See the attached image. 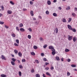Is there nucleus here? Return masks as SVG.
<instances>
[{
    "mask_svg": "<svg viewBox=\"0 0 77 77\" xmlns=\"http://www.w3.org/2000/svg\"><path fill=\"white\" fill-rule=\"evenodd\" d=\"M68 36V39L69 41H71L72 40V37H73L72 36H70L69 35Z\"/></svg>",
    "mask_w": 77,
    "mask_h": 77,
    "instance_id": "nucleus-1",
    "label": "nucleus"
},
{
    "mask_svg": "<svg viewBox=\"0 0 77 77\" xmlns=\"http://www.w3.org/2000/svg\"><path fill=\"white\" fill-rule=\"evenodd\" d=\"M67 27L68 29H69V30H72V27H71V26L69 25H67Z\"/></svg>",
    "mask_w": 77,
    "mask_h": 77,
    "instance_id": "nucleus-2",
    "label": "nucleus"
},
{
    "mask_svg": "<svg viewBox=\"0 0 77 77\" xmlns=\"http://www.w3.org/2000/svg\"><path fill=\"white\" fill-rule=\"evenodd\" d=\"M73 42H75V41H77V38H76V37H74L73 38Z\"/></svg>",
    "mask_w": 77,
    "mask_h": 77,
    "instance_id": "nucleus-3",
    "label": "nucleus"
},
{
    "mask_svg": "<svg viewBox=\"0 0 77 77\" xmlns=\"http://www.w3.org/2000/svg\"><path fill=\"white\" fill-rule=\"evenodd\" d=\"M54 50V51L52 52V55H54V54H56V50H55V49Z\"/></svg>",
    "mask_w": 77,
    "mask_h": 77,
    "instance_id": "nucleus-4",
    "label": "nucleus"
},
{
    "mask_svg": "<svg viewBox=\"0 0 77 77\" xmlns=\"http://www.w3.org/2000/svg\"><path fill=\"white\" fill-rule=\"evenodd\" d=\"M48 48L49 49H51V50L52 49H53L54 50V47L52 45L49 46Z\"/></svg>",
    "mask_w": 77,
    "mask_h": 77,
    "instance_id": "nucleus-5",
    "label": "nucleus"
},
{
    "mask_svg": "<svg viewBox=\"0 0 77 77\" xmlns=\"http://www.w3.org/2000/svg\"><path fill=\"white\" fill-rule=\"evenodd\" d=\"M1 57H2V60H5L6 58L5 57V56L2 55Z\"/></svg>",
    "mask_w": 77,
    "mask_h": 77,
    "instance_id": "nucleus-6",
    "label": "nucleus"
},
{
    "mask_svg": "<svg viewBox=\"0 0 77 77\" xmlns=\"http://www.w3.org/2000/svg\"><path fill=\"white\" fill-rule=\"evenodd\" d=\"M1 77H7V76L6 75L4 74H1Z\"/></svg>",
    "mask_w": 77,
    "mask_h": 77,
    "instance_id": "nucleus-7",
    "label": "nucleus"
},
{
    "mask_svg": "<svg viewBox=\"0 0 77 77\" xmlns=\"http://www.w3.org/2000/svg\"><path fill=\"white\" fill-rule=\"evenodd\" d=\"M20 30L21 32H24L25 31V29L23 28H21L20 29Z\"/></svg>",
    "mask_w": 77,
    "mask_h": 77,
    "instance_id": "nucleus-8",
    "label": "nucleus"
},
{
    "mask_svg": "<svg viewBox=\"0 0 77 77\" xmlns=\"http://www.w3.org/2000/svg\"><path fill=\"white\" fill-rule=\"evenodd\" d=\"M19 56H20V57H21L22 56V54L20 52H19L18 54Z\"/></svg>",
    "mask_w": 77,
    "mask_h": 77,
    "instance_id": "nucleus-9",
    "label": "nucleus"
},
{
    "mask_svg": "<svg viewBox=\"0 0 77 77\" xmlns=\"http://www.w3.org/2000/svg\"><path fill=\"white\" fill-rule=\"evenodd\" d=\"M47 75H49L50 77H51V74L49 73L48 72H47L46 73Z\"/></svg>",
    "mask_w": 77,
    "mask_h": 77,
    "instance_id": "nucleus-10",
    "label": "nucleus"
},
{
    "mask_svg": "<svg viewBox=\"0 0 77 77\" xmlns=\"http://www.w3.org/2000/svg\"><path fill=\"white\" fill-rule=\"evenodd\" d=\"M47 4L48 5H51V1L50 0H48L47 2Z\"/></svg>",
    "mask_w": 77,
    "mask_h": 77,
    "instance_id": "nucleus-11",
    "label": "nucleus"
},
{
    "mask_svg": "<svg viewBox=\"0 0 77 77\" xmlns=\"http://www.w3.org/2000/svg\"><path fill=\"white\" fill-rule=\"evenodd\" d=\"M53 15L54 17H57V14L55 13H54L53 14Z\"/></svg>",
    "mask_w": 77,
    "mask_h": 77,
    "instance_id": "nucleus-12",
    "label": "nucleus"
},
{
    "mask_svg": "<svg viewBox=\"0 0 77 77\" xmlns=\"http://www.w3.org/2000/svg\"><path fill=\"white\" fill-rule=\"evenodd\" d=\"M56 59L58 61L60 60V58H59V57L58 56H57L56 57Z\"/></svg>",
    "mask_w": 77,
    "mask_h": 77,
    "instance_id": "nucleus-13",
    "label": "nucleus"
},
{
    "mask_svg": "<svg viewBox=\"0 0 77 77\" xmlns=\"http://www.w3.org/2000/svg\"><path fill=\"white\" fill-rule=\"evenodd\" d=\"M30 14H31V16H33L34 14H33V11H30Z\"/></svg>",
    "mask_w": 77,
    "mask_h": 77,
    "instance_id": "nucleus-14",
    "label": "nucleus"
},
{
    "mask_svg": "<svg viewBox=\"0 0 77 77\" xmlns=\"http://www.w3.org/2000/svg\"><path fill=\"white\" fill-rule=\"evenodd\" d=\"M8 14H12V11L8 10Z\"/></svg>",
    "mask_w": 77,
    "mask_h": 77,
    "instance_id": "nucleus-15",
    "label": "nucleus"
},
{
    "mask_svg": "<svg viewBox=\"0 0 77 77\" xmlns=\"http://www.w3.org/2000/svg\"><path fill=\"white\" fill-rule=\"evenodd\" d=\"M72 30L73 32H76V30H75V29H73L72 28V30Z\"/></svg>",
    "mask_w": 77,
    "mask_h": 77,
    "instance_id": "nucleus-16",
    "label": "nucleus"
},
{
    "mask_svg": "<svg viewBox=\"0 0 77 77\" xmlns=\"http://www.w3.org/2000/svg\"><path fill=\"white\" fill-rule=\"evenodd\" d=\"M55 30L56 31V33H58V29L56 28L54 30V31H55Z\"/></svg>",
    "mask_w": 77,
    "mask_h": 77,
    "instance_id": "nucleus-17",
    "label": "nucleus"
},
{
    "mask_svg": "<svg viewBox=\"0 0 77 77\" xmlns=\"http://www.w3.org/2000/svg\"><path fill=\"white\" fill-rule=\"evenodd\" d=\"M20 27H23V24L22 23H21L20 24H19Z\"/></svg>",
    "mask_w": 77,
    "mask_h": 77,
    "instance_id": "nucleus-18",
    "label": "nucleus"
},
{
    "mask_svg": "<svg viewBox=\"0 0 77 77\" xmlns=\"http://www.w3.org/2000/svg\"><path fill=\"white\" fill-rule=\"evenodd\" d=\"M31 54H32V56L35 55V53L33 52H31Z\"/></svg>",
    "mask_w": 77,
    "mask_h": 77,
    "instance_id": "nucleus-19",
    "label": "nucleus"
},
{
    "mask_svg": "<svg viewBox=\"0 0 77 77\" xmlns=\"http://www.w3.org/2000/svg\"><path fill=\"white\" fill-rule=\"evenodd\" d=\"M11 63L12 65H15V63L14 62L11 61Z\"/></svg>",
    "mask_w": 77,
    "mask_h": 77,
    "instance_id": "nucleus-20",
    "label": "nucleus"
},
{
    "mask_svg": "<svg viewBox=\"0 0 77 77\" xmlns=\"http://www.w3.org/2000/svg\"><path fill=\"white\" fill-rule=\"evenodd\" d=\"M36 77H40V75L39 74H37L35 75Z\"/></svg>",
    "mask_w": 77,
    "mask_h": 77,
    "instance_id": "nucleus-21",
    "label": "nucleus"
},
{
    "mask_svg": "<svg viewBox=\"0 0 77 77\" xmlns=\"http://www.w3.org/2000/svg\"><path fill=\"white\" fill-rule=\"evenodd\" d=\"M69 50L68 49H66L65 50V52H69Z\"/></svg>",
    "mask_w": 77,
    "mask_h": 77,
    "instance_id": "nucleus-22",
    "label": "nucleus"
},
{
    "mask_svg": "<svg viewBox=\"0 0 77 77\" xmlns=\"http://www.w3.org/2000/svg\"><path fill=\"white\" fill-rule=\"evenodd\" d=\"M33 48L34 49H35V50H36V49L38 48V47H37V46H36L35 45L34 46Z\"/></svg>",
    "mask_w": 77,
    "mask_h": 77,
    "instance_id": "nucleus-23",
    "label": "nucleus"
},
{
    "mask_svg": "<svg viewBox=\"0 0 77 77\" xmlns=\"http://www.w3.org/2000/svg\"><path fill=\"white\" fill-rule=\"evenodd\" d=\"M10 3L11 4L13 5H15V4H14V2H13L12 1H10Z\"/></svg>",
    "mask_w": 77,
    "mask_h": 77,
    "instance_id": "nucleus-24",
    "label": "nucleus"
},
{
    "mask_svg": "<svg viewBox=\"0 0 77 77\" xmlns=\"http://www.w3.org/2000/svg\"><path fill=\"white\" fill-rule=\"evenodd\" d=\"M47 47V45L46 44L44 46H43V48H46Z\"/></svg>",
    "mask_w": 77,
    "mask_h": 77,
    "instance_id": "nucleus-25",
    "label": "nucleus"
},
{
    "mask_svg": "<svg viewBox=\"0 0 77 77\" xmlns=\"http://www.w3.org/2000/svg\"><path fill=\"white\" fill-rule=\"evenodd\" d=\"M12 60L14 62L16 61V59H15L14 58H13L12 59Z\"/></svg>",
    "mask_w": 77,
    "mask_h": 77,
    "instance_id": "nucleus-26",
    "label": "nucleus"
},
{
    "mask_svg": "<svg viewBox=\"0 0 77 77\" xmlns=\"http://www.w3.org/2000/svg\"><path fill=\"white\" fill-rule=\"evenodd\" d=\"M69 20H68V22L69 23H70V22H71V20H72V19H71V18H69Z\"/></svg>",
    "mask_w": 77,
    "mask_h": 77,
    "instance_id": "nucleus-27",
    "label": "nucleus"
},
{
    "mask_svg": "<svg viewBox=\"0 0 77 77\" xmlns=\"http://www.w3.org/2000/svg\"><path fill=\"white\" fill-rule=\"evenodd\" d=\"M71 66L72 67H76V65H71Z\"/></svg>",
    "mask_w": 77,
    "mask_h": 77,
    "instance_id": "nucleus-28",
    "label": "nucleus"
},
{
    "mask_svg": "<svg viewBox=\"0 0 77 77\" xmlns=\"http://www.w3.org/2000/svg\"><path fill=\"white\" fill-rule=\"evenodd\" d=\"M14 52H15V53L16 54H17V53H18V51L15 50H14Z\"/></svg>",
    "mask_w": 77,
    "mask_h": 77,
    "instance_id": "nucleus-29",
    "label": "nucleus"
},
{
    "mask_svg": "<svg viewBox=\"0 0 77 77\" xmlns=\"http://www.w3.org/2000/svg\"><path fill=\"white\" fill-rule=\"evenodd\" d=\"M67 76H69V75H71V73H70L69 72H67Z\"/></svg>",
    "mask_w": 77,
    "mask_h": 77,
    "instance_id": "nucleus-30",
    "label": "nucleus"
},
{
    "mask_svg": "<svg viewBox=\"0 0 77 77\" xmlns=\"http://www.w3.org/2000/svg\"><path fill=\"white\" fill-rule=\"evenodd\" d=\"M63 23H66V20L65 19H63Z\"/></svg>",
    "mask_w": 77,
    "mask_h": 77,
    "instance_id": "nucleus-31",
    "label": "nucleus"
},
{
    "mask_svg": "<svg viewBox=\"0 0 77 77\" xmlns=\"http://www.w3.org/2000/svg\"><path fill=\"white\" fill-rule=\"evenodd\" d=\"M16 41L17 44H19V40L18 39L16 40Z\"/></svg>",
    "mask_w": 77,
    "mask_h": 77,
    "instance_id": "nucleus-32",
    "label": "nucleus"
},
{
    "mask_svg": "<svg viewBox=\"0 0 77 77\" xmlns=\"http://www.w3.org/2000/svg\"><path fill=\"white\" fill-rule=\"evenodd\" d=\"M35 71V70L34 69H33V68H32V70H31V72H32V73H33V72H34Z\"/></svg>",
    "mask_w": 77,
    "mask_h": 77,
    "instance_id": "nucleus-33",
    "label": "nucleus"
},
{
    "mask_svg": "<svg viewBox=\"0 0 77 77\" xmlns=\"http://www.w3.org/2000/svg\"><path fill=\"white\" fill-rule=\"evenodd\" d=\"M11 36H13V37H14V38H15V35L14 34V33H13L12 34Z\"/></svg>",
    "mask_w": 77,
    "mask_h": 77,
    "instance_id": "nucleus-34",
    "label": "nucleus"
},
{
    "mask_svg": "<svg viewBox=\"0 0 77 77\" xmlns=\"http://www.w3.org/2000/svg\"><path fill=\"white\" fill-rule=\"evenodd\" d=\"M28 38L29 39H31V35H28Z\"/></svg>",
    "mask_w": 77,
    "mask_h": 77,
    "instance_id": "nucleus-35",
    "label": "nucleus"
},
{
    "mask_svg": "<svg viewBox=\"0 0 77 77\" xmlns=\"http://www.w3.org/2000/svg\"><path fill=\"white\" fill-rule=\"evenodd\" d=\"M35 23L36 25H38V21H35Z\"/></svg>",
    "mask_w": 77,
    "mask_h": 77,
    "instance_id": "nucleus-36",
    "label": "nucleus"
},
{
    "mask_svg": "<svg viewBox=\"0 0 77 77\" xmlns=\"http://www.w3.org/2000/svg\"><path fill=\"white\" fill-rule=\"evenodd\" d=\"M50 13L49 12V11H46V14H49Z\"/></svg>",
    "mask_w": 77,
    "mask_h": 77,
    "instance_id": "nucleus-37",
    "label": "nucleus"
},
{
    "mask_svg": "<svg viewBox=\"0 0 77 77\" xmlns=\"http://www.w3.org/2000/svg\"><path fill=\"white\" fill-rule=\"evenodd\" d=\"M22 61V62H26V60L24 59H23Z\"/></svg>",
    "mask_w": 77,
    "mask_h": 77,
    "instance_id": "nucleus-38",
    "label": "nucleus"
},
{
    "mask_svg": "<svg viewBox=\"0 0 77 77\" xmlns=\"http://www.w3.org/2000/svg\"><path fill=\"white\" fill-rule=\"evenodd\" d=\"M19 74L20 76H21V72H19Z\"/></svg>",
    "mask_w": 77,
    "mask_h": 77,
    "instance_id": "nucleus-39",
    "label": "nucleus"
},
{
    "mask_svg": "<svg viewBox=\"0 0 77 77\" xmlns=\"http://www.w3.org/2000/svg\"><path fill=\"white\" fill-rule=\"evenodd\" d=\"M14 45L15 46H18V45L17 43H14Z\"/></svg>",
    "mask_w": 77,
    "mask_h": 77,
    "instance_id": "nucleus-40",
    "label": "nucleus"
},
{
    "mask_svg": "<svg viewBox=\"0 0 77 77\" xmlns=\"http://www.w3.org/2000/svg\"><path fill=\"white\" fill-rule=\"evenodd\" d=\"M51 70H53V69H54V67H53V66H51Z\"/></svg>",
    "mask_w": 77,
    "mask_h": 77,
    "instance_id": "nucleus-41",
    "label": "nucleus"
},
{
    "mask_svg": "<svg viewBox=\"0 0 77 77\" xmlns=\"http://www.w3.org/2000/svg\"><path fill=\"white\" fill-rule=\"evenodd\" d=\"M35 60V62H36V63H39V61L38 60Z\"/></svg>",
    "mask_w": 77,
    "mask_h": 77,
    "instance_id": "nucleus-42",
    "label": "nucleus"
},
{
    "mask_svg": "<svg viewBox=\"0 0 77 77\" xmlns=\"http://www.w3.org/2000/svg\"><path fill=\"white\" fill-rule=\"evenodd\" d=\"M28 30H29V31L30 32H32V29L31 28H29L28 29Z\"/></svg>",
    "mask_w": 77,
    "mask_h": 77,
    "instance_id": "nucleus-43",
    "label": "nucleus"
},
{
    "mask_svg": "<svg viewBox=\"0 0 77 77\" xmlns=\"http://www.w3.org/2000/svg\"><path fill=\"white\" fill-rule=\"evenodd\" d=\"M4 23V22H2V21L0 22V24H2V25Z\"/></svg>",
    "mask_w": 77,
    "mask_h": 77,
    "instance_id": "nucleus-44",
    "label": "nucleus"
},
{
    "mask_svg": "<svg viewBox=\"0 0 77 77\" xmlns=\"http://www.w3.org/2000/svg\"><path fill=\"white\" fill-rule=\"evenodd\" d=\"M67 61L68 62H71V59H67Z\"/></svg>",
    "mask_w": 77,
    "mask_h": 77,
    "instance_id": "nucleus-45",
    "label": "nucleus"
},
{
    "mask_svg": "<svg viewBox=\"0 0 77 77\" xmlns=\"http://www.w3.org/2000/svg\"><path fill=\"white\" fill-rule=\"evenodd\" d=\"M16 29L17 30H18V31H19V28H18V27H16Z\"/></svg>",
    "mask_w": 77,
    "mask_h": 77,
    "instance_id": "nucleus-46",
    "label": "nucleus"
},
{
    "mask_svg": "<svg viewBox=\"0 0 77 77\" xmlns=\"http://www.w3.org/2000/svg\"><path fill=\"white\" fill-rule=\"evenodd\" d=\"M72 15L73 16H74V17H75V14L74 13H72Z\"/></svg>",
    "mask_w": 77,
    "mask_h": 77,
    "instance_id": "nucleus-47",
    "label": "nucleus"
},
{
    "mask_svg": "<svg viewBox=\"0 0 77 77\" xmlns=\"http://www.w3.org/2000/svg\"><path fill=\"white\" fill-rule=\"evenodd\" d=\"M49 65V63L46 62L45 63V65Z\"/></svg>",
    "mask_w": 77,
    "mask_h": 77,
    "instance_id": "nucleus-48",
    "label": "nucleus"
},
{
    "mask_svg": "<svg viewBox=\"0 0 77 77\" xmlns=\"http://www.w3.org/2000/svg\"><path fill=\"white\" fill-rule=\"evenodd\" d=\"M43 60L45 61H47V59H46L45 58H44Z\"/></svg>",
    "mask_w": 77,
    "mask_h": 77,
    "instance_id": "nucleus-49",
    "label": "nucleus"
},
{
    "mask_svg": "<svg viewBox=\"0 0 77 77\" xmlns=\"http://www.w3.org/2000/svg\"><path fill=\"white\" fill-rule=\"evenodd\" d=\"M41 56H44V54L43 53H41Z\"/></svg>",
    "mask_w": 77,
    "mask_h": 77,
    "instance_id": "nucleus-50",
    "label": "nucleus"
},
{
    "mask_svg": "<svg viewBox=\"0 0 77 77\" xmlns=\"http://www.w3.org/2000/svg\"><path fill=\"white\" fill-rule=\"evenodd\" d=\"M40 41H43V38L41 37L40 38Z\"/></svg>",
    "mask_w": 77,
    "mask_h": 77,
    "instance_id": "nucleus-51",
    "label": "nucleus"
},
{
    "mask_svg": "<svg viewBox=\"0 0 77 77\" xmlns=\"http://www.w3.org/2000/svg\"><path fill=\"white\" fill-rule=\"evenodd\" d=\"M30 5H33V2L32 1H30Z\"/></svg>",
    "mask_w": 77,
    "mask_h": 77,
    "instance_id": "nucleus-52",
    "label": "nucleus"
},
{
    "mask_svg": "<svg viewBox=\"0 0 77 77\" xmlns=\"http://www.w3.org/2000/svg\"><path fill=\"white\" fill-rule=\"evenodd\" d=\"M67 9L68 10H69V9H70V7L69 6L68 7Z\"/></svg>",
    "mask_w": 77,
    "mask_h": 77,
    "instance_id": "nucleus-53",
    "label": "nucleus"
},
{
    "mask_svg": "<svg viewBox=\"0 0 77 77\" xmlns=\"http://www.w3.org/2000/svg\"><path fill=\"white\" fill-rule=\"evenodd\" d=\"M1 8H2V10H4V7L2 5L1 6Z\"/></svg>",
    "mask_w": 77,
    "mask_h": 77,
    "instance_id": "nucleus-54",
    "label": "nucleus"
},
{
    "mask_svg": "<svg viewBox=\"0 0 77 77\" xmlns=\"http://www.w3.org/2000/svg\"><path fill=\"white\" fill-rule=\"evenodd\" d=\"M5 27L6 29H8V28H9V27L6 25H5Z\"/></svg>",
    "mask_w": 77,
    "mask_h": 77,
    "instance_id": "nucleus-55",
    "label": "nucleus"
},
{
    "mask_svg": "<svg viewBox=\"0 0 77 77\" xmlns=\"http://www.w3.org/2000/svg\"><path fill=\"white\" fill-rule=\"evenodd\" d=\"M19 67L20 68H23V66H22V65H20L19 66Z\"/></svg>",
    "mask_w": 77,
    "mask_h": 77,
    "instance_id": "nucleus-56",
    "label": "nucleus"
},
{
    "mask_svg": "<svg viewBox=\"0 0 77 77\" xmlns=\"http://www.w3.org/2000/svg\"><path fill=\"white\" fill-rule=\"evenodd\" d=\"M38 18H40V19H42V17L40 16H38Z\"/></svg>",
    "mask_w": 77,
    "mask_h": 77,
    "instance_id": "nucleus-57",
    "label": "nucleus"
},
{
    "mask_svg": "<svg viewBox=\"0 0 77 77\" xmlns=\"http://www.w3.org/2000/svg\"><path fill=\"white\" fill-rule=\"evenodd\" d=\"M57 2V0H54L53 2L54 3H56Z\"/></svg>",
    "mask_w": 77,
    "mask_h": 77,
    "instance_id": "nucleus-58",
    "label": "nucleus"
},
{
    "mask_svg": "<svg viewBox=\"0 0 77 77\" xmlns=\"http://www.w3.org/2000/svg\"><path fill=\"white\" fill-rule=\"evenodd\" d=\"M23 11H27V9L26 8H23Z\"/></svg>",
    "mask_w": 77,
    "mask_h": 77,
    "instance_id": "nucleus-59",
    "label": "nucleus"
},
{
    "mask_svg": "<svg viewBox=\"0 0 77 77\" xmlns=\"http://www.w3.org/2000/svg\"><path fill=\"white\" fill-rule=\"evenodd\" d=\"M61 60L63 62V58H62L61 59Z\"/></svg>",
    "mask_w": 77,
    "mask_h": 77,
    "instance_id": "nucleus-60",
    "label": "nucleus"
},
{
    "mask_svg": "<svg viewBox=\"0 0 77 77\" xmlns=\"http://www.w3.org/2000/svg\"><path fill=\"white\" fill-rule=\"evenodd\" d=\"M49 69V68H48V67L45 68V69H47V70H48Z\"/></svg>",
    "mask_w": 77,
    "mask_h": 77,
    "instance_id": "nucleus-61",
    "label": "nucleus"
},
{
    "mask_svg": "<svg viewBox=\"0 0 77 77\" xmlns=\"http://www.w3.org/2000/svg\"><path fill=\"white\" fill-rule=\"evenodd\" d=\"M59 9L60 10H61V9H62V8H61V7H59Z\"/></svg>",
    "mask_w": 77,
    "mask_h": 77,
    "instance_id": "nucleus-62",
    "label": "nucleus"
},
{
    "mask_svg": "<svg viewBox=\"0 0 77 77\" xmlns=\"http://www.w3.org/2000/svg\"><path fill=\"white\" fill-rule=\"evenodd\" d=\"M75 11H77V7H75Z\"/></svg>",
    "mask_w": 77,
    "mask_h": 77,
    "instance_id": "nucleus-63",
    "label": "nucleus"
},
{
    "mask_svg": "<svg viewBox=\"0 0 77 77\" xmlns=\"http://www.w3.org/2000/svg\"><path fill=\"white\" fill-rule=\"evenodd\" d=\"M11 56H12V57H14V55L12 54H11Z\"/></svg>",
    "mask_w": 77,
    "mask_h": 77,
    "instance_id": "nucleus-64",
    "label": "nucleus"
}]
</instances>
